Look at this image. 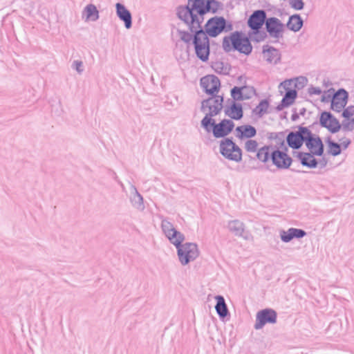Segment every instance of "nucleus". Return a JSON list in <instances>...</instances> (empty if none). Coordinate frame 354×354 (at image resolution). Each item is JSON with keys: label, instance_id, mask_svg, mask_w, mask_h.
Masks as SVG:
<instances>
[{"label": "nucleus", "instance_id": "nucleus-1", "mask_svg": "<svg viewBox=\"0 0 354 354\" xmlns=\"http://www.w3.org/2000/svg\"><path fill=\"white\" fill-rule=\"evenodd\" d=\"M162 228L170 242L178 248V258L183 265L187 264L198 257V250L196 245L187 243L181 245V243L184 241V236L178 232L171 223L163 221Z\"/></svg>", "mask_w": 354, "mask_h": 354}, {"label": "nucleus", "instance_id": "nucleus-2", "mask_svg": "<svg viewBox=\"0 0 354 354\" xmlns=\"http://www.w3.org/2000/svg\"><path fill=\"white\" fill-rule=\"evenodd\" d=\"M223 48L225 51H230L234 48L246 55L250 53L252 49L248 38L239 32L225 37L223 41Z\"/></svg>", "mask_w": 354, "mask_h": 354}, {"label": "nucleus", "instance_id": "nucleus-3", "mask_svg": "<svg viewBox=\"0 0 354 354\" xmlns=\"http://www.w3.org/2000/svg\"><path fill=\"white\" fill-rule=\"evenodd\" d=\"M223 97L217 96L210 97L202 103V109L206 112V115L201 121L205 129H208L213 124L212 117L218 115L223 108Z\"/></svg>", "mask_w": 354, "mask_h": 354}, {"label": "nucleus", "instance_id": "nucleus-4", "mask_svg": "<svg viewBox=\"0 0 354 354\" xmlns=\"http://www.w3.org/2000/svg\"><path fill=\"white\" fill-rule=\"evenodd\" d=\"M194 32L196 33L194 44L196 55L201 60L206 61L209 54V39L201 28Z\"/></svg>", "mask_w": 354, "mask_h": 354}, {"label": "nucleus", "instance_id": "nucleus-5", "mask_svg": "<svg viewBox=\"0 0 354 354\" xmlns=\"http://www.w3.org/2000/svg\"><path fill=\"white\" fill-rule=\"evenodd\" d=\"M194 12L192 8L180 6L178 8L177 12L179 19L185 21L193 32L201 28V22Z\"/></svg>", "mask_w": 354, "mask_h": 354}, {"label": "nucleus", "instance_id": "nucleus-6", "mask_svg": "<svg viewBox=\"0 0 354 354\" xmlns=\"http://www.w3.org/2000/svg\"><path fill=\"white\" fill-rule=\"evenodd\" d=\"M292 81L287 80L281 82L279 85V91L285 95L281 100V104L279 105V109H282L292 104L297 96V93L295 89L292 88Z\"/></svg>", "mask_w": 354, "mask_h": 354}, {"label": "nucleus", "instance_id": "nucleus-7", "mask_svg": "<svg viewBox=\"0 0 354 354\" xmlns=\"http://www.w3.org/2000/svg\"><path fill=\"white\" fill-rule=\"evenodd\" d=\"M220 151L223 156L228 159L237 162L241 160V149L230 139H225L221 142Z\"/></svg>", "mask_w": 354, "mask_h": 354}, {"label": "nucleus", "instance_id": "nucleus-8", "mask_svg": "<svg viewBox=\"0 0 354 354\" xmlns=\"http://www.w3.org/2000/svg\"><path fill=\"white\" fill-rule=\"evenodd\" d=\"M234 127V122L228 119H223L218 124H215L213 120V124L208 129H205L207 131L212 130L213 135L216 138H222L230 134Z\"/></svg>", "mask_w": 354, "mask_h": 354}, {"label": "nucleus", "instance_id": "nucleus-9", "mask_svg": "<svg viewBox=\"0 0 354 354\" xmlns=\"http://www.w3.org/2000/svg\"><path fill=\"white\" fill-rule=\"evenodd\" d=\"M192 10L199 15H204L209 12H216L218 3L214 0H189Z\"/></svg>", "mask_w": 354, "mask_h": 354}, {"label": "nucleus", "instance_id": "nucleus-10", "mask_svg": "<svg viewBox=\"0 0 354 354\" xmlns=\"http://www.w3.org/2000/svg\"><path fill=\"white\" fill-rule=\"evenodd\" d=\"M272 162L279 169H287L292 165V158L286 151L274 149L272 151Z\"/></svg>", "mask_w": 354, "mask_h": 354}, {"label": "nucleus", "instance_id": "nucleus-11", "mask_svg": "<svg viewBox=\"0 0 354 354\" xmlns=\"http://www.w3.org/2000/svg\"><path fill=\"white\" fill-rule=\"evenodd\" d=\"M226 21L223 17H215L207 21L205 24V33L210 37H216L225 28Z\"/></svg>", "mask_w": 354, "mask_h": 354}, {"label": "nucleus", "instance_id": "nucleus-12", "mask_svg": "<svg viewBox=\"0 0 354 354\" xmlns=\"http://www.w3.org/2000/svg\"><path fill=\"white\" fill-rule=\"evenodd\" d=\"M309 134V131L306 128H302L298 132L290 133L287 138L286 141L290 147L297 149H299L304 141H306L307 135Z\"/></svg>", "mask_w": 354, "mask_h": 354}, {"label": "nucleus", "instance_id": "nucleus-13", "mask_svg": "<svg viewBox=\"0 0 354 354\" xmlns=\"http://www.w3.org/2000/svg\"><path fill=\"white\" fill-rule=\"evenodd\" d=\"M201 86L206 93L213 95L219 91L221 83L217 77L208 75L201 79Z\"/></svg>", "mask_w": 354, "mask_h": 354}, {"label": "nucleus", "instance_id": "nucleus-14", "mask_svg": "<svg viewBox=\"0 0 354 354\" xmlns=\"http://www.w3.org/2000/svg\"><path fill=\"white\" fill-rule=\"evenodd\" d=\"M277 320V313L272 309H264L257 314V320L255 324V328L260 329L266 324H274Z\"/></svg>", "mask_w": 354, "mask_h": 354}, {"label": "nucleus", "instance_id": "nucleus-15", "mask_svg": "<svg viewBox=\"0 0 354 354\" xmlns=\"http://www.w3.org/2000/svg\"><path fill=\"white\" fill-rule=\"evenodd\" d=\"M306 145L311 153L315 156H322L324 153V145L322 140L317 137L309 134L307 135L306 139Z\"/></svg>", "mask_w": 354, "mask_h": 354}, {"label": "nucleus", "instance_id": "nucleus-16", "mask_svg": "<svg viewBox=\"0 0 354 354\" xmlns=\"http://www.w3.org/2000/svg\"><path fill=\"white\" fill-rule=\"evenodd\" d=\"M348 100V93L344 89H339L333 95L330 108L336 112L342 111L345 107Z\"/></svg>", "mask_w": 354, "mask_h": 354}, {"label": "nucleus", "instance_id": "nucleus-17", "mask_svg": "<svg viewBox=\"0 0 354 354\" xmlns=\"http://www.w3.org/2000/svg\"><path fill=\"white\" fill-rule=\"evenodd\" d=\"M319 122L322 127L333 133L338 131L341 127L338 120L328 112H323L321 114Z\"/></svg>", "mask_w": 354, "mask_h": 354}, {"label": "nucleus", "instance_id": "nucleus-18", "mask_svg": "<svg viewBox=\"0 0 354 354\" xmlns=\"http://www.w3.org/2000/svg\"><path fill=\"white\" fill-rule=\"evenodd\" d=\"M255 93V90L251 86H235L231 90V96L235 100L241 101L251 98Z\"/></svg>", "mask_w": 354, "mask_h": 354}, {"label": "nucleus", "instance_id": "nucleus-19", "mask_svg": "<svg viewBox=\"0 0 354 354\" xmlns=\"http://www.w3.org/2000/svg\"><path fill=\"white\" fill-rule=\"evenodd\" d=\"M266 12L263 10H257L250 17L248 24L255 32L263 26L266 21Z\"/></svg>", "mask_w": 354, "mask_h": 354}, {"label": "nucleus", "instance_id": "nucleus-20", "mask_svg": "<svg viewBox=\"0 0 354 354\" xmlns=\"http://www.w3.org/2000/svg\"><path fill=\"white\" fill-rule=\"evenodd\" d=\"M236 137L239 140L250 139L254 137L257 131L256 129L248 124L239 126L235 129Z\"/></svg>", "mask_w": 354, "mask_h": 354}, {"label": "nucleus", "instance_id": "nucleus-21", "mask_svg": "<svg viewBox=\"0 0 354 354\" xmlns=\"http://www.w3.org/2000/svg\"><path fill=\"white\" fill-rule=\"evenodd\" d=\"M266 27L268 32L274 37H279L283 31V26L276 18H269L266 21Z\"/></svg>", "mask_w": 354, "mask_h": 354}, {"label": "nucleus", "instance_id": "nucleus-22", "mask_svg": "<svg viewBox=\"0 0 354 354\" xmlns=\"http://www.w3.org/2000/svg\"><path fill=\"white\" fill-rule=\"evenodd\" d=\"M224 112L226 116L235 120L241 119L243 115L242 106L235 102L227 106Z\"/></svg>", "mask_w": 354, "mask_h": 354}, {"label": "nucleus", "instance_id": "nucleus-23", "mask_svg": "<svg viewBox=\"0 0 354 354\" xmlns=\"http://www.w3.org/2000/svg\"><path fill=\"white\" fill-rule=\"evenodd\" d=\"M344 118L343 125L348 130L354 128V106H348L342 113Z\"/></svg>", "mask_w": 354, "mask_h": 354}, {"label": "nucleus", "instance_id": "nucleus-24", "mask_svg": "<svg viewBox=\"0 0 354 354\" xmlns=\"http://www.w3.org/2000/svg\"><path fill=\"white\" fill-rule=\"evenodd\" d=\"M117 15L120 19L124 21L127 28H130L131 26V13L126 9V8L120 3H116Z\"/></svg>", "mask_w": 354, "mask_h": 354}, {"label": "nucleus", "instance_id": "nucleus-25", "mask_svg": "<svg viewBox=\"0 0 354 354\" xmlns=\"http://www.w3.org/2000/svg\"><path fill=\"white\" fill-rule=\"evenodd\" d=\"M263 59L270 64H276L280 59L279 52L274 48L266 47L263 51Z\"/></svg>", "mask_w": 354, "mask_h": 354}, {"label": "nucleus", "instance_id": "nucleus-26", "mask_svg": "<svg viewBox=\"0 0 354 354\" xmlns=\"http://www.w3.org/2000/svg\"><path fill=\"white\" fill-rule=\"evenodd\" d=\"M306 234V232L299 229L290 228L288 231L283 232L281 237L284 242H288L293 238H301Z\"/></svg>", "mask_w": 354, "mask_h": 354}, {"label": "nucleus", "instance_id": "nucleus-27", "mask_svg": "<svg viewBox=\"0 0 354 354\" xmlns=\"http://www.w3.org/2000/svg\"><path fill=\"white\" fill-rule=\"evenodd\" d=\"M314 156L313 153H299L298 158L304 166L312 168L315 167L317 164Z\"/></svg>", "mask_w": 354, "mask_h": 354}, {"label": "nucleus", "instance_id": "nucleus-28", "mask_svg": "<svg viewBox=\"0 0 354 354\" xmlns=\"http://www.w3.org/2000/svg\"><path fill=\"white\" fill-rule=\"evenodd\" d=\"M272 151H270V147L265 146L260 148L257 153V159L263 163L268 162L269 160H272Z\"/></svg>", "mask_w": 354, "mask_h": 354}, {"label": "nucleus", "instance_id": "nucleus-29", "mask_svg": "<svg viewBox=\"0 0 354 354\" xmlns=\"http://www.w3.org/2000/svg\"><path fill=\"white\" fill-rule=\"evenodd\" d=\"M269 107V101L268 100H263L254 108L253 113L259 117H262L268 112Z\"/></svg>", "mask_w": 354, "mask_h": 354}, {"label": "nucleus", "instance_id": "nucleus-30", "mask_svg": "<svg viewBox=\"0 0 354 354\" xmlns=\"http://www.w3.org/2000/svg\"><path fill=\"white\" fill-rule=\"evenodd\" d=\"M216 299L217 301L215 306L216 310L221 317H225L227 315V309L225 300L221 296H217Z\"/></svg>", "mask_w": 354, "mask_h": 354}, {"label": "nucleus", "instance_id": "nucleus-31", "mask_svg": "<svg viewBox=\"0 0 354 354\" xmlns=\"http://www.w3.org/2000/svg\"><path fill=\"white\" fill-rule=\"evenodd\" d=\"M84 12L86 13V20L95 21L99 17L98 10H97V8L93 4L88 5L85 8Z\"/></svg>", "mask_w": 354, "mask_h": 354}, {"label": "nucleus", "instance_id": "nucleus-32", "mask_svg": "<svg viewBox=\"0 0 354 354\" xmlns=\"http://www.w3.org/2000/svg\"><path fill=\"white\" fill-rule=\"evenodd\" d=\"M302 26V20L297 15L292 16L288 22V27L294 31H298Z\"/></svg>", "mask_w": 354, "mask_h": 354}, {"label": "nucleus", "instance_id": "nucleus-33", "mask_svg": "<svg viewBox=\"0 0 354 354\" xmlns=\"http://www.w3.org/2000/svg\"><path fill=\"white\" fill-rule=\"evenodd\" d=\"M328 151L330 154L335 156L341 153L342 147L338 144L331 140H328Z\"/></svg>", "mask_w": 354, "mask_h": 354}, {"label": "nucleus", "instance_id": "nucleus-34", "mask_svg": "<svg viewBox=\"0 0 354 354\" xmlns=\"http://www.w3.org/2000/svg\"><path fill=\"white\" fill-rule=\"evenodd\" d=\"M258 143L256 140H249L245 144V149L248 152H254L257 149Z\"/></svg>", "mask_w": 354, "mask_h": 354}, {"label": "nucleus", "instance_id": "nucleus-35", "mask_svg": "<svg viewBox=\"0 0 354 354\" xmlns=\"http://www.w3.org/2000/svg\"><path fill=\"white\" fill-rule=\"evenodd\" d=\"M290 6L296 10H301L304 7L302 0H290Z\"/></svg>", "mask_w": 354, "mask_h": 354}, {"label": "nucleus", "instance_id": "nucleus-36", "mask_svg": "<svg viewBox=\"0 0 354 354\" xmlns=\"http://www.w3.org/2000/svg\"><path fill=\"white\" fill-rule=\"evenodd\" d=\"M339 145L342 147L343 149H346L351 143V141L348 138L346 137H343L339 139Z\"/></svg>", "mask_w": 354, "mask_h": 354}, {"label": "nucleus", "instance_id": "nucleus-37", "mask_svg": "<svg viewBox=\"0 0 354 354\" xmlns=\"http://www.w3.org/2000/svg\"><path fill=\"white\" fill-rule=\"evenodd\" d=\"M308 93L310 95H320L322 90L317 87H312L309 88Z\"/></svg>", "mask_w": 354, "mask_h": 354}, {"label": "nucleus", "instance_id": "nucleus-38", "mask_svg": "<svg viewBox=\"0 0 354 354\" xmlns=\"http://www.w3.org/2000/svg\"><path fill=\"white\" fill-rule=\"evenodd\" d=\"M181 38L185 41H189L191 40L192 36L189 33L183 32L181 33Z\"/></svg>", "mask_w": 354, "mask_h": 354}, {"label": "nucleus", "instance_id": "nucleus-39", "mask_svg": "<svg viewBox=\"0 0 354 354\" xmlns=\"http://www.w3.org/2000/svg\"><path fill=\"white\" fill-rule=\"evenodd\" d=\"M75 64H76V69H77V71L80 72L82 71L81 68H82V63L77 62L75 63Z\"/></svg>", "mask_w": 354, "mask_h": 354}]
</instances>
